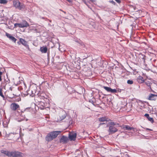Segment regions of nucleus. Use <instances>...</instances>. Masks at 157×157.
Listing matches in <instances>:
<instances>
[{
  "instance_id": "nucleus-1",
  "label": "nucleus",
  "mask_w": 157,
  "mask_h": 157,
  "mask_svg": "<svg viewBox=\"0 0 157 157\" xmlns=\"http://www.w3.org/2000/svg\"><path fill=\"white\" fill-rule=\"evenodd\" d=\"M1 152L9 157H23V154L19 151H9L4 150H2Z\"/></svg>"
},
{
  "instance_id": "nucleus-2",
  "label": "nucleus",
  "mask_w": 157,
  "mask_h": 157,
  "mask_svg": "<svg viewBox=\"0 0 157 157\" xmlns=\"http://www.w3.org/2000/svg\"><path fill=\"white\" fill-rule=\"evenodd\" d=\"M60 131H53L49 133L46 137V140L48 141H50L56 138L58 135L60 134Z\"/></svg>"
},
{
  "instance_id": "nucleus-3",
  "label": "nucleus",
  "mask_w": 157,
  "mask_h": 157,
  "mask_svg": "<svg viewBox=\"0 0 157 157\" xmlns=\"http://www.w3.org/2000/svg\"><path fill=\"white\" fill-rule=\"evenodd\" d=\"M29 25L28 23L25 21H23L19 23H15L14 26L16 27L24 28L28 26Z\"/></svg>"
},
{
  "instance_id": "nucleus-4",
  "label": "nucleus",
  "mask_w": 157,
  "mask_h": 157,
  "mask_svg": "<svg viewBox=\"0 0 157 157\" xmlns=\"http://www.w3.org/2000/svg\"><path fill=\"white\" fill-rule=\"evenodd\" d=\"M111 125H114V123H112ZM117 131V129L114 126H110L109 127V134L113 133L116 132Z\"/></svg>"
},
{
  "instance_id": "nucleus-5",
  "label": "nucleus",
  "mask_w": 157,
  "mask_h": 157,
  "mask_svg": "<svg viewBox=\"0 0 157 157\" xmlns=\"http://www.w3.org/2000/svg\"><path fill=\"white\" fill-rule=\"evenodd\" d=\"M19 105L16 103H12L10 106V109L12 110L15 111L19 108Z\"/></svg>"
},
{
  "instance_id": "nucleus-6",
  "label": "nucleus",
  "mask_w": 157,
  "mask_h": 157,
  "mask_svg": "<svg viewBox=\"0 0 157 157\" xmlns=\"http://www.w3.org/2000/svg\"><path fill=\"white\" fill-rule=\"evenodd\" d=\"M103 88L108 92H110L112 93H115L117 92V90L115 89H112L111 88L107 86H104Z\"/></svg>"
},
{
  "instance_id": "nucleus-7",
  "label": "nucleus",
  "mask_w": 157,
  "mask_h": 157,
  "mask_svg": "<svg viewBox=\"0 0 157 157\" xmlns=\"http://www.w3.org/2000/svg\"><path fill=\"white\" fill-rule=\"evenodd\" d=\"M6 35L10 40L14 42H16V41L17 40L14 37L12 36L10 34H9L7 33H6Z\"/></svg>"
},
{
  "instance_id": "nucleus-8",
  "label": "nucleus",
  "mask_w": 157,
  "mask_h": 157,
  "mask_svg": "<svg viewBox=\"0 0 157 157\" xmlns=\"http://www.w3.org/2000/svg\"><path fill=\"white\" fill-rule=\"evenodd\" d=\"M122 128L124 130H133L134 131L135 128L132 127H130L128 125H124L123 126Z\"/></svg>"
},
{
  "instance_id": "nucleus-9",
  "label": "nucleus",
  "mask_w": 157,
  "mask_h": 157,
  "mask_svg": "<svg viewBox=\"0 0 157 157\" xmlns=\"http://www.w3.org/2000/svg\"><path fill=\"white\" fill-rule=\"evenodd\" d=\"M76 137V134L75 133H71L69 135V138L71 140H75Z\"/></svg>"
},
{
  "instance_id": "nucleus-10",
  "label": "nucleus",
  "mask_w": 157,
  "mask_h": 157,
  "mask_svg": "<svg viewBox=\"0 0 157 157\" xmlns=\"http://www.w3.org/2000/svg\"><path fill=\"white\" fill-rule=\"evenodd\" d=\"M157 97V95L154 94H150L149 96L147 99L150 100H155L156 98L155 97Z\"/></svg>"
},
{
  "instance_id": "nucleus-11",
  "label": "nucleus",
  "mask_w": 157,
  "mask_h": 157,
  "mask_svg": "<svg viewBox=\"0 0 157 157\" xmlns=\"http://www.w3.org/2000/svg\"><path fill=\"white\" fill-rule=\"evenodd\" d=\"M68 140V138L64 136H63L61 138L60 142L61 143H67Z\"/></svg>"
},
{
  "instance_id": "nucleus-12",
  "label": "nucleus",
  "mask_w": 157,
  "mask_h": 157,
  "mask_svg": "<svg viewBox=\"0 0 157 157\" xmlns=\"http://www.w3.org/2000/svg\"><path fill=\"white\" fill-rule=\"evenodd\" d=\"M20 42L22 44L25 46H27V47L29 48V46L27 45V42L25 40H24L20 38Z\"/></svg>"
},
{
  "instance_id": "nucleus-13",
  "label": "nucleus",
  "mask_w": 157,
  "mask_h": 157,
  "mask_svg": "<svg viewBox=\"0 0 157 157\" xmlns=\"http://www.w3.org/2000/svg\"><path fill=\"white\" fill-rule=\"evenodd\" d=\"M40 51L43 53H45L47 51V48L46 47H42L40 48Z\"/></svg>"
},
{
  "instance_id": "nucleus-14",
  "label": "nucleus",
  "mask_w": 157,
  "mask_h": 157,
  "mask_svg": "<svg viewBox=\"0 0 157 157\" xmlns=\"http://www.w3.org/2000/svg\"><path fill=\"white\" fill-rule=\"evenodd\" d=\"M66 114L65 113L63 114L62 115H60L59 116V118L58 119V121H61L64 119L66 117Z\"/></svg>"
},
{
  "instance_id": "nucleus-15",
  "label": "nucleus",
  "mask_w": 157,
  "mask_h": 157,
  "mask_svg": "<svg viewBox=\"0 0 157 157\" xmlns=\"http://www.w3.org/2000/svg\"><path fill=\"white\" fill-rule=\"evenodd\" d=\"M108 118H106V117H100L99 118V121H100L103 122L105 121H108L109 120H107Z\"/></svg>"
},
{
  "instance_id": "nucleus-16",
  "label": "nucleus",
  "mask_w": 157,
  "mask_h": 157,
  "mask_svg": "<svg viewBox=\"0 0 157 157\" xmlns=\"http://www.w3.org/2000/svg\"><path fill=\"white\" fill-rule=\"evenodd\" d=\"M13 5L16 7H18L20 6V3L19 1H15L13 2Z\"/></svg>"
},
{
  "instance_id": "nucleus-17",
  "label": "nucleus",
  "mask_w": 157,
  "mask_h": 157,
  "mask_svg": "<svg viewBox=\"0 0 157 157\" xmlns=\"http://www.w3.org/2000/svg\"><path fill=\"white\" fill-rule=\"evenodd\" d=\"M137 80L139 82L142 83L144 82L143 78L141 76H139L137 78Z\"/></svg>"
},
{
  "instance_id": "nucleus-18",
  "label": "nucleus",
  "mask_w": 157,
  "mask_h": 157,
  "mask_svg": "<svg viewBox=\"0 0 157 157\" xmlns=\"http://www.w3.org/2000/svg\"><path fill=\"white\" fill-rule=\"evenodd\" d=\"M8 1L7 0H0V3L5 4L7 3Z\"/></svg>"
},
{
  "instance_id": "nucleus-19",
  "label": "nucleus",
  "mask_w": 157,
  "mask_h": 157,
  "mask_svg": "<svg viewBox=\"0 0 157 157\" xmlns=\"http://www.w3.org/2000/svg\"><path fill=\"white\" fill-rule=\"evenodd\" d=\"M0 96H1L3 98H4V96L3 95V94L2 92V89L0 87Z\"/></svg>"
},
{
  "instance_id": "nucleus-20",
  "label": "nucleus",
  "mask_w": 157,
  "mask_h": 157,
  "mask_svg": "<svg viewBox=\"0 0 157 157\" xmlns=\"http://www.w3.org/2000/svg\"><path fill=\"white\" fill-rule=\"evenodd\" d=\"M127 83L129 84H132L133 83V81L132 80H129L127 81Z\"/></svg>"
},
{
  "instance_id": "nucleus-21",
  "label": "nucleus",
  "mask_w": 157,
  "mask_h": 157,
  "mask_svg": "<svg viewBox=\"0 0 157 157\" xmlns=\"http://www.w3.org/2000/svg\"><path fill=\"white\" fill-rule=\"evenodd\" d=\"M147 118H148V120H149V121H150L152 123H153L154 121H153V118H152L151 117H149Z\"/></svg>"
},
{
  "instance_id": "nucleus-22",
  "label": "nucleus",
  "mask_w": 157,
  "mask_h": 157,
  "mask_svg": "<svg viewBox=\"0 0 157 157\" xmlns=\"http://www.w3.org/2000/svg\"><path fill=\"white\" fill-rule=\"evenodd\" d=\"M2 74V72L0 71V81H1L2 80L1 75Z\"/></svg>"
},
{
  "instance_id": "nucleus-23",
  "label": "nucleus",
  "mask_w": 157,
  "mask_h": 157,
  "mask_svg": "<svg viewBox=\"0 0 157 157\" xmlns=\"http://www.w3.org/2000/svg\"><path fill=\"white\" fill-rule=\"evenodd\" d=\"M29 108L28 107V108H26L24 110V111H27V112H29Z\"/></svg>"
},
{
  "instance_id": "nucleus-24",
  "label": "nucleus",
  "mask_w": 157,
  "mask_h": 157,
  "mask_svg": "<svg viewBox=\"0 0 157 157\" xmlns=\"http://www.w3.org/2000/svg\"><path fill=\"white\" fill-rule=\"evenodd\" d=\"M145 116L147 117V118L149 117V115L148 114H145L144 115Z\"/></svg>"
},
{
  "instance_id": "nucleus-25",
  "label": "nucleus",
  "mask_w": 157,
  "mask_h": 157,
  "mask_svg": "<svg viewBox=\"0 0 157 157\" xmlns=\"http://www.w3.org/2000/svg\"><path fill=\"white\" fill-rule=\"evenodd\" d=\"M115 1L118 3H120L121 1L119 0H115Z\"/></svg>"
},
{
  "instance_id": "nucleus-26",
  "label": "nucleus",
  "mask_w": 157,
  "mask_h": 157,
  "mask_svg": "<svg viewBox=\"0 0 157 157\" xmlns=\"http://www.w3.org/2000/svg\"><path fill=\"white\" fill-rule=\"evenodd\" d=\"M67 1L70 3H71L72 2L71 0H67Z\"/></svg>"
},
{
  "instance_id": "nucleus-27",
  "label": "nucleus",
  "mask_w": 157,
  "mask_h": 157,
  "mask_svg": "<svg viewBox=\"0 0 157 157\" xmlns=\"http://www.w3.org/2000/svg\"><path fill=\"white\" fill-rule=\"evenodd\" d=\"M28 94H28V93H27L26 94H24V96H27V95H28Z\"/></svg>"
},
{
  "instance_id": "nucleus-28",
  "label": "nucleus",
  "mask_w": 157,
  "mask_h": 157,
  "mask_svg": "<svg viewBox=\"0 0 157 157\" xmlns=\"http://www.w3.org/2000/svg\"><path fill=\"white\" fill-rule=\"evenodd\" d=\"M90 1H91L92 2H94L95 1V0H90Z\"/></svg>"
},
{
  "instance_id": "nucleus-29",
  "label": "nucleus",
  "mask_w": 157,
  "mask_h": 157,
  "mask_svg": "<svg viewBox=\"0 0 157 157\" xmlns=\"http://www.w3.org/2000/svg\"><path fill=\"white\" fill-rule=\"evenodd\" d=\"M147 130H151L150 129H149V128H147Z\"/></svg>"
},
{
  "instance_id": "nucleus-30",
  "label": "nucleus",
  "mask_w": 157,
  "mask_h": 157,
  "mask_svg": "<svg viewBox=\"0 0 157 157\" xmlns=\"http://www.w3.org/2000/svg\"><path fill=\"white\" fill-rule=\"evenodd\" d=\"M145 57V56H144V57L143 58V59H144V58Z\"/></svg>"
},
{
  "instance_id": "nucleus-31",
  "label": "nucleus",
  "mask_w": 157,
  "mask_h": 157,
  "mask_svg": "<svg viewBox=\"0 0 157 157\" xmlns=\"http://www.w3.org/2000/svg\"><path fill=\"white\" fill-rule=\"evenodd\" d=\"M103 124V123H101V124Z\"/></svg>"
},
{
  "instance_id": "nucleus-32",
  "label": "nucleus",
  "mask_w": 157,
  "mask_h": 157,
  "mask_svg": "<svg viewBox=\"0 0 157 157\" xmlns=\"http://www.w3.org/2000/svg\"><path fill=\"white\" fill-rule=\"evenodd\" d=\"M86 4V2H84Z\"/></svg>"
}]
</instances>
